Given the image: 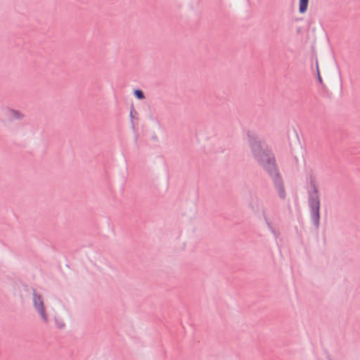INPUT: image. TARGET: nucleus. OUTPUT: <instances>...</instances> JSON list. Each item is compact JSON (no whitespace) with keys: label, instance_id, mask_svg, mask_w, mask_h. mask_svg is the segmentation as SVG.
<instances>
[{"label":"nucleus","instance_id":"1","mask_svg":"<svg viewBox=\"0 0 360 360\" xmlns=\"http://www.w3.org/2000/svg\"><path fill=\"white\" fill-rule=\"evenodd\" d=\"M248 139L255 159L271 176L279 197L284 199L285 191L283 180L277 170L274 156L267 148L262 145L257 136L253 132L248 131Z\"/></svg>","mask_w":360,"mask_h":360},{"label":"nucleus","instance_id":"2","mask_svg":"<svg viewBox=\"0 0 360 360\" xmlns=\"http://www.w3.org/2000/svg\"><path fill=\"white\" fill-rule=\"evenodd\" d=\"M309 206L311 211V220L316 228H319L320 220V199L318 188L316 186L315 181L313 179L310 181Z\"/></svg>","mask_w":360,"mask_h":360},{"label":"nucleus","instance_id":"3","mask_svg":"<svg viewBox=\"0 0 360 360\" xmlns=\"http://www.w3.org/2000/svg\"><path fill=\"white\" fill-rule=\"evenodd\" d=\"M33 304L34 309L39 314L40 316L44 322L48 321V316L46 313L45 306L44 303L43 297L37 294L35 290L33 292Z\"/></svg>","mask_w":360,"mask_h":360},{"label":"nucleus","instance_id":"4","mask_svg":"<svg viewBox=\"0 0 360 360\" xmlns=\"http://www.w3.org/2000/svg\"><path fill=\"white\" fill-rule=\"evenodd\" d=\"M309 0H300L299 11L301 13L306 12Z\"/></svg>","mask_w":360,"mask_h":360},{"label":"nucleus","instance_id":"5","mask_svg":"<svg viewBox=\"0 0 360 360\" xmlns=\"http://www.w3.org/2000/svg\"><path fill=\"white\" fill-rule=\"evenodd\" d=\"M11 116L17 120H21L24 115L18 110H11Z\"/></svg>","mask_w":360,"mask_h":360},{"label":"nucleus","instance_id":"6","mask_svg":"<svg viewBox=\"0 0 360 360\" xmlns=\"http://www.w3.org/2000/svg\"><path fill=\"white\" fill-rule=\"evenodd\" d=\"M134 94L139 99H143L145 98L143 92L140 89L135 90Z\"/></svg>","mask_w":360,"mask_h":360},{"label":"nucleus","instance_id":"7","mask_svg":"<svg viewBox=\"0 0 360 360\" xmlns=\"http://www.w3.org/2000/svg\"><path fill=\"white\" fill-rule=\"evenodd\" d=\"M319 80L321 82H322V79H321V77H320V75H319Z\"/></svg>","mask_w":360,"mask_h":360}]
</instances>
